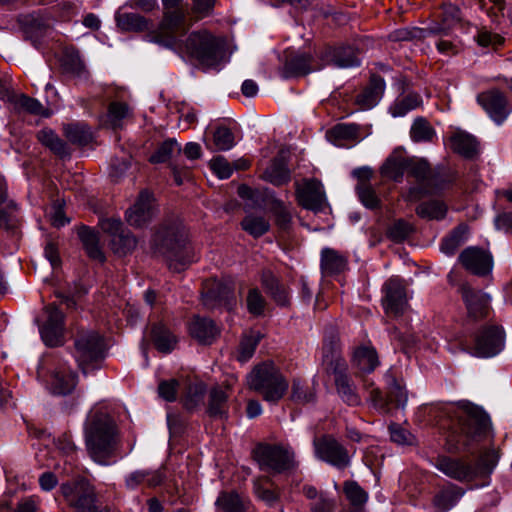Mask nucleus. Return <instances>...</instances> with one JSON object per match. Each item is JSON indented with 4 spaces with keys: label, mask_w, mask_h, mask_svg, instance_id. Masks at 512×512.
I'll return each mask as SVG.
<instances>
[{
    "label": "nucleus",
    "mask_w": 512,
    "mask_h": 512,
    "mask_svg": "<svg viewBox=\"0 0 512 512\" xmlns=\"http://www.w3.org/2000/svg\"><path fill=\"white\" fill-rule=\"evenodd\" d=\"M412 232V226L404 221L397 220L387 229V236L394 242L404 241Z\"/></svg>",
    "instance_id": "nucleus-58"
},
{
    "label": "nucleus",
    "mask_w": 512,
    "mask_h": 512,
    "mask_svg": "<svg viewBox=\"0 0 512 512\" xmlns=\"http://www.w3.org/2000/svg\"><path fill=\"white\" fill-rule=\"evenodd\" d=\"M103 232L110 236V245L114 253L126 255L136 247V239L130 231L123 228L119 219L108 218L100 221Z\"/></svg>",
    "instance_id": "nucleus-12"
},
{
    "label": "nucleus",
    "mask_w": 512,
    "mask_h": 512,
    "mask_svg": "<svg viewBox=\"0 0 512 512\" xmlns=\"http://www.w3.org/2000/svg\"><path fill=\"white\" fill-rule=\"evenodd\" d=\"M78 234L88 256L91 259L103 262L105 257L99 246L97 234L88 227H82Z\"/></svg>",
    "instance_id": "nucleus-37"
},
{
    "label": "nucleus",
    "mask_w": 512,
    "mask_h": 512,
    "mask_svg": "<svg viewBox=\"0 0 512 512\" xmlns=\"http://www.w3.org/2000/svg\"><path fill=\"white\" fill-rule=\"evenodd\" d=\"M297 199L301 206L315 211L323 209L326 201L322 185L316 180L305 182L297 191Z\"/></svg>",
    "instance_id": "nucleus-22"
},
{
    "label": "nucleus",
    "mask_w": 512,
    "mask_h": 512,
    "mask_svg": "<svg viewBox=\"0 0 512 512\" xmlns=\"http://www.w3.org/2000/svg\"><path fill=\"white\" fill-rule=\"evenodd\" d=\"M62 66L67 73L81 77L85 74V66L79 53L76 51H66L62 58Z\"/></svg>",
    "instance_id": "nucleus-51"
},
{
    "label": "nucleus",
    "mask_w": 512,
    "mask_h": 512,
    "mask_svg": "<svg viewBox=\"0 0 512 512\" xmlns=\"http://www.w3.org/2000/svg\"><path fill=\"white\" fill-rule=\"evenodd\" d=\"M206 393V385L203 382L191 383L186 390L184 406L188 410L197 408L203 403Z\"/></svg>",
    "instance_id": "nucleus-47"
},
{
    "label": "nucleus",
    "mask_w": 512,
    "mask_h": 512,
    "mask_svg": "<svg viewBox=\"0 0 512 512\" xmlns=\"http://www.w3.org/2000/svg\"><path fill=\"white\" fill-rule=\"evenodd\" d=\"M151 334L154 345L158 351L170 353L174 350L177 338L163 324L154 325Z\"/></svg>",
    "instance_id": "nucleus-36"
},
{
    "label": "nucleus",
    "mask_w": 512,
    "mask_h": 512,
    "mask_svg": "<svg viewBox=\"0 0 512 512\" xmlns=\"http://www.w3.org/2000/svg\"><path fill=\"white\" fill-rule=\"evenodd\" d=\"M37 138L56 155L64 157L69 154L66 143L53 130L44 128L38 132Z\"/></svg>",
    "instance_id": "nucleus-38"
},
{
    "label": "nucleus",
    "mask_w": 512,
    "mask_h": 512,
    "mask_svg": "<svg viewBox=\"0 0 512 512\" xmlns=\"http://www.w3.org/2000/svg\"><path fill=\"white\" fill-rule=\"evenodd\" d=\"M385 90L384 79L378 75H372L369 84L356 97V103L362 110H369L376 106Z\"/></svg>",
    "instance_id": "nucleus-24"
},
{
    "label": "nucleus",
    "mask_w": 512,
    "mask_h": 512,
    "mask_svg": "<svg viewBox=\"0 0 512 512\" xmlns=\"http://www.w3.org/2000/svg\"><path fill=\"white\" fill-rule=\"evenodd\" d=\"M64 315L55 305H48L43 312V319L39 324L42 340L47 346H59L64 338Z\"/></svg>",
    "instance_id": "nucleus-11"
},
{
    "label": "nucleus",
    "mask_w": 512,
    "mask_h": 512,
    "mask_svg": "<svg viewBox=\"0 0 512 512\" xmlns=\"http://www.w3.org/2000/svg\"><path fill=\"white\" fill-rule=\"evenodd\" d=\"M216 505L224 512H245V501L234 492H223L217 500Z\"/></svg>",
    "instance_id": "nucleus-41"
},
{
    "label": "nucleus",
    "mask_w": 512,
    "mask_h": 512,
    "mask_svg": "<svg viewBox=\"0 0 512 512\" xmlns=\"http://www.w3.org/2000/svg\"><path fill=\"white\" fill-rule=\"evenodd\" d=\"M462 297L471 317L477 319L487 316L490 303V298L487 294L469 286H463Z\"/></svg>",
    "instance_id": "nucleus-23"
},
{
    "label": "nucleus",
    "mask_w": 512,
    "mask_h": 512,
    "mask_svg": "<svg viewBox=\"0 0 512 512\" xmlns=\"http://www.w3.org/2000/svg\"><path fill=\"white\" fill-rule=\"evenodd\" d=\"M359 129L355 124H338L330 129L327 136L330 140H352L358 136Z\"/></svg>",
    "instance_id": "nucleus-55"
},
{
    "label": "nucleus",
    "mask_w": 512,
    "mask_h": 512,
    "mask_svg": "<svg viewBox=\"0 0 512 512\" xmlns=\"http://www.w3.org/2000/svg\"><path fill=\"white\" fill-rule=\"evenodd\" d=\"M433 465L446 476L459 482H469L477 477V467L467 461L448 456H438Z\"/></svg>",
    "instance_id": "nucleus-14"
},
{
    "label": "nucleus",
    "mask_w": 512,
    "mask_h": 512,
    "mask_svg": "<svg viewBox=\"0 0 512 512\" xmlns=\"http://www.w3.org/2000/svg\"><path fill=\"white\" fill-rule=\"evenodd\" d=\"M409 166V159L401 152L394 151L381 167V174L389 179L400 180Z\"/></svg>",
    "instance_id": "nucleus-29"
},
{
    "label": "nucleus",
    "mask_w": 512,
    "mask_h": 512,
    "mask_svg": "<svg viewBox=\"0 0 512 512\" xmlns=\"http://www.w3.org/2000/svg\"><path fill=\"white\" fill-rule=\"evenodd\" d=\"M203 302L209 308L223 306L228 310L235 305L234 287L231 281H214L203 294Z\"/></svg>",
    "instance_id": "nucleus-19"
},
{
    "label": "nucleus",
    "mask_w": 512,
    "mask_h": 512,
    "mask_svg": "<svg viewBox=\"0 0 512 512\" xmlns=\"http://www.w3.org/2000/svg\"><path fill=\"white\" fill-rule=\"evenodd\" d=\"M186 28L176 33L177 47H167L179 54H185L190 58L197 60L201 65L215 67L223 57L222 42L207 31H198L191 33L183 42L180 37Z\"/></svg>",
    "instance_id": "nucleus-4"
},
{
    "label": "nucleus",
    "mask_w": 512,
    "mask_h": 512,
    "mask_svg": "<svg viewBox=\"0 0 512 512\" xmlns=\"http://www.w3.org/2000/svg\"><path fill=\"white\" fill-rule=\"evenodd\" d=\"M407 171L414 177L416 180L422 182L428 180L431 175V170L429 164L425 160H411L409 159V166Z\"/></svg>",
    "instance_id": "nucleus-62"
},
{
    "label": "nucleus",
    "mask_w": 512,
    "mask_h": 512,
    "mask_svg": "<svg viewBox=\"0 0 512 512\" xmlns=\"http://www.w3.org/2000/svg\"><path fill=\"white\" fill-rule=\"evenodd\" d=\"M391 441L398 445H414L415 437L406 429L399 425L392 424L389 426Z\"/></svg>",
    "instance_id": "nucleus-63"
},
{
    "label": "nucleus",
    "mask_w": 512,
    "mask_h": 512,
    "mask_svg": "<svg viewBox=\"0 0 512 512\" xmlns=\"http://www.w3.org/2000/svg\"><path fill=\"white\" fill-rule=\"evenodd\" d=\"M271 211L276 217V223L281 229H287L291 222V214L284 203L274 199L271 203Z\"/></svg>",
    "instance_id": "nucleus-61"
},
{
    "label": "nucleus",
    "mask_w": 512,
    "mask_h": 512,
    "mask_svg": "<svg viewBox=\"0 0 512 512\" xmlns=\"http://www.w3.org/2000/svg\"><path fill=\"white\" fill-rule=\"evenodd\" d=\"M213 143L217 150L228 151L235 146V136L230 128L219 125L213 133Z\"/></svg>",
    "instance_id": "nucleus-49"
},
{
    "label": "nucleus",
    "mask_w": 512,
    "mask_h": 512,
    "mask_svg": "<svg viewBox=\"0 0 512 512\" xmlns=\"http://www.w3.org/2000/svg\"><path fill=\"white\" fill-rule=\"evenodd\" d=\"M467 229L464 226L457 227L441 243L440 250L446 255H453L466 239Z\"/></svg>",
    "instance_id": "nucleus-42"
},
{
    "label": "nucleus",
    "mask_w": 512,
    "mask_h": 512,
    "mask_svg": "<svg viewBox=\"0 0 512 512\" xmlns=\"http://www.w3.org/2000/svg\"><path fill=\"white\" fill-rule=\"evenodd\" d=\"M503 346V330L499 327H489L481 330L475 337L471 353L477 357H492L497 355Z\"/></svg>",
    "instance_id": "nucleus-15"
},
{
    "label": "nucleus",
    "mask_w": 512,
    "mask_h": 512,
    "mask_svg": "<svg viewBox=\"0 0 512 512\" xmlns=\"http://www.w3.org/2000/svg\"><path fill=\"white\" fill-rule=\"evenodd\" d=\"M61 491L67 502L77 512H99L95 505L94 489L87 483L63 484Z\"/></svg>",
    "instance_id": "nucleus-13"
},
{
    "label": "nucleus",
    "mask_w": 512,
    "mask_h": 512,
    "mask_svg": "<svg viewBox=\"0 0 512 512\" xmlns=\"http://www.w3.org/2000/svg\"><path fill=\"white\" fill-rule=\"evenodd\" d=\"M315 398L311 390L305 389L303 383L299 379H294L292 382L291 400L296 403H309Z\"/></svg>",
    "instance_id": "nucleus-60"
},
{
    "label": "nucleus",
    "mask_w": 512,
    "mask_h": 512,
    "mask_svg": "<svg viewBox=\"0 0 512 512\" xmlns=\"http://www.w3.org/2000/svg\"><path fill=\"white\" fill-rule=\"evenodd\" d=\"M459 262L469 272L483 276L492 270L493 260L489 252L478 247H468L459 255Z\"/></svg>",
    "instance_id": "nucleus-18"
},
{
    "label": "nucleus",
    "mask_w": 512,
    "mask_h": 512,
    "mask_svg": "<svg viewBox=\"0 0 512 512\" xmlns=\"http://www.w3.org/2000/svg\"><path fill=\"white\" fill-rule=\"evenodd\" d=\"M163 478L164 476L159 470H137L127 475L125 485L131 490L136 489L141 484H146L148 487H155L162 483Z\"/></svg>",
    "instance_id": "nucleus-32"
},
{
    "label": "nucleus",
    "mask_w": 512,
    "mask_h": 512,
    "mask_svg": "<svg viewBox=\"0 0 512 512\" xmlns=\"http://www.w3.org/2000/svg\"><path fill=\"white\" fill-rule=\"evenodd\" d=\"M153 216V198L147 191L141 192L136 203L126 212L127 222L135 227L145 225Z\"/></svg>",
    "instance_id": "nucleus-21"
},
{
    "label": "nucleus",
    "mask_w": 512,
    "mask_h": 512,
    "mask_svg": "<svg viewBox=\"0 0 512 512\" xmlns=\"http://www.w3.org/2000/svg\"><path fill=\"white\" fill-rule=\"evenodd\" d=\"M261 284L278 305L289 304V291L271 270H263Z\"/></svg>",
    "instance_id": "nucleus-27"
},
{
    "label": "nucleus",
    "mask_w": 512,
    "mask_h": 512,
    "mask_svg": "<svg viewBox=\"0 0 512 512\" xmlns=\"http://www.w3.org/2000/svg\"><path fill=\"white\" fill-rule=\"evenodd\" d=\"M190 335L203 344H211L220 331L215 323L205 317L196 316L189 323Z\"/></svg>",
    "instance_id": "nucleus-25"
},
{
    "label": "nucleus",
    "mask_w": 512,
    "mask_h": 512,
    "mask_svg": "<svg viewBox=\"0 0 512 512\" xmlns=\"http://www.w3.org/2000/svg\"><path fill=\"white\" fill-rule=\"evenodd\" d=\"M210 168L221 179H227L232 175L233 167L227 159L217 156L210 161Z\"/></svg>",
    "instance_id": "nucleus-64"
},
{
    "label": "nucleus",
    "mask_w": 512,
    "mask_h": 512,
    "mask_svg": "<svg viewBox=\"0 0 512 512\" xmlns=\"http://www.w3.org/2000/svg\"><path fill=\"white\" fill-rule=\"evenodd\" d=\"M104 344L102 337L95 331L80 332L75 339V357L84 374L99 368L103 360Z\"/></svg>",
    "instance_id": "nucleus-9"
},
{
    "label": "nucleus",
    "mask_w": 512,
    "mask_h": 512,
    "mask_svg": "<svg viewBox=\"0 0 512 512\" xmlns=\"http://www.w3.org/2000/svg\"><path fill=\"white\" fill-rule=\"evenodd\" d=\"M249 387L260 393L263 399L277 403L287 392L289 384L281 371L271 362L256 366L247 376Z\"/></svg>",
    "instance_id": "nucleus-5"
},
{
    "label": "nucleus",
    "mask_w": 512,
    "mask_h": 512,
    "mask_svg": "<svg viewBox=\"0 0 512 512\" xmlns=\"http://www.w3.org/2000/svg\"><path fill=\"white\" fill-rule=\"evenodd\" d=\"M228 393L226 389L215 387L211 389L208 399L207 412L214 418H224L228 412Z\"/></svg>",
    "instance_id": "nucleus-34"
},
{
    "label": "nucleus",
    "mask_w": 512,
    "mask_h": 512,
    "mask_svg": "<svg viewBox=\"0 0 512 512\" xmlns=\"http://www.w3.org/2000/svg\"><path fill=\"white\" fill-rule=\"evenodd\" d=\"M352 363L362 373H371L380 364L376 349L370 345H361L353 353Z\"/></svg>",
    "instance_id": "nucleus-28"
},
{
    "label": "nucleus",
    "mask_w": 512,
    "mask_h": 512,
    "mask_svg": "<svg viewBox=\"0 0 512 512\" xmlns=\"http://www.w3.org/2000/svg\"><path fill=\"white\" fill-rule=\"evenodd\" d=\"M383 306L387 313L398 315L403 312L407 304V295L403 281L399 278H390L384 285Z\"/></svg>",
    "instance_id": "nucleus-20"
},
{
    "label": "nucleus",
    "mask_w": 512,
    "mask_h": 512,
    "mask_svg": "<svg viewBox=\"0 0 512 512\" xmlns=\"http://www.w3.org/2000/svg\"><path fill=\"white\" fill-rule=\"evenodd\" d=\"M68 140L77 145H87L92 140L90 128L84 124H70L65 127Z\"/></svg>",
    "instance_id": "nucleus-48"
},
{
    "label": "nucleus",
    "mask_w": 512,
    "mask_h": 512,
    "mask_svg": "<svg viewBox=\"0 0 512 512\" xmlns=\"http://www.w3.org/2000/svg\"><path fill=\"white\" fill-rule=\"evenodd\" d=\"M450 146L454 152L472 158L478 153L476 138L464 131H457L450 137Z\"/></svg>",
    "instance_id": "nucleus-30"
},
{
    "label": "nucleus",
    "mask_w": 512,
    "mask_h": 512,
    "mask_svg": "<svg viewBox=\"0 0 512 512\" xmlns=\"http://www.w3.org/2000/svg\"><path fill=\"white\" fill-rule=\"evenodd\" d=\"M477 102L497 124H502L511 112L506 97L497 89L478 94Z\"/></svg>",
    "instance_id": "nucleus-17"
},
{
    "label": "nucleus",
    "mask_w": 512,
    "mask_h": 512,
    "mask_svg": "<svg viewBox=\"0 0 512 512\" xmlns=\"http://www.w3.org/2000/svg\"><path fill=\"white\" fill-rule=\"evenodd\" d=\"M268 478L257 479L254 481V492L258 499L265 502L268 506H273L279 499V493L270 489L267 484Z\"/></svg>",
    "instance_id": "nucleus-52"
},
{
    "label": "nucleus",
    "mask_w": 512,
    "mask_h": 512,
    "mask_svg": "<svg viewBox=\"0 0 512 512\" xmlns=\"http://www.w3.org/2000/svg\"><path fill=\"white\" fill-rule=\"evenodd\" d=\"M344 493L353 506H361L368 500L367 492L354 481L344 483Z\"/></svg>",
    "instance_id": "nucleus-54"
},
{
    "label": "nucleus",
    "mask_w": 512,
    "mask_h": 512,
    "mask_svg": "<svg viewBox=\"0 0 512 512\" xmlns=\"http://www.w3.org/2000/svg\"><path fill=\"white\" fill-rule=\"evenodd\" d=\"M266 301L261 292L257 288L249 290L247 295V308L248 311L256 316L264 312Z\"/></svg>",
    "instance_id": "nucleus-59"
},
{
    "label": "nucleus",
    "mask_w": 512,
    "mask_h": 512,
    "mask_svg": "<svg viewBox=\"0 0 512 512\" xmlns=\"http://www.w3.org/2000/svg\"><path fill=\"white\" fill-rule=\"evenodd\" d=\"M320 266L324 275L340 274L347 269L348 258L335 249L325 247L321 250Z\"/></svg>",
    "instance_id": "nucleus-26"
},
{
    "label": "nucleus",
    "mask_w": 512,
    "mask_h": 512,
    "mask_svg": "<svg viewBox=\"0 0 512 512\" xmlns=\"http://www.w3.org/2000/svg\"><path fill=\"white\" fill-rule=\"evenodd\" d=\"M253 456L265 471L282 473L298 467L295 452L289 446L258 444L253 450Z\"/></svg>",
    "instance_id": "nucleus-8"
},
{
    "label": "nucleus",
    "mask_w": 512,
    "mask_h": 512,
    "mask_svg": "<svg viewBox=\"0 0 512 512\" xmlns=\"http://www.w3.org/2000/svg\"><path fill=\"white\" fill-rule=\"evenodd\" d=\"M268 180L274 185H282L289 181L290 172L282 161L275 160L266 171Z\"/></svg>",
    "instance_id": "nucleus-53"
},
{
    "label": "nucleus",
    "mask_w": 512,
    "mask_h": 512,
    "mask_svg": "<svg viewBox=\"0 0 512 512\" xmlns=\"http://www.w3.org/2000/svg\"><path fill=\"white\" fill-rule=\"evenodd\" d=\"M37 374L40 378L50 376L48 385L53 394L67 395L76 387L77 375L58 357L49 356L42 359Z\"/></svg>",
    "instance_id": "nucleus-7"
},
{
    "label": "nucleus",
    "mask_w": 512,
    "mask_h": 512,
    "mask_svg": "<svg viewBox=\"0 0 512 512\" xmlns=\"http://www.w3.org/2000/svg\"><path fill=\"white\" fill-rule=\"evenodd\" d=\"M9 101L14 105V108L19 111H25L43 117L50 116L49 110L45 108L40 101L25 94H12L9 96Z\"/></svg>",
    "instance_id": "nucleus-35"
},
{
    "label": "nucleus",
    "mask_w": 512,
    "mask_h": 512,
    "mask_svg": "<svg viewBox=\"0 0 512 512\" xmlns=\"http://www.w3.org/2000/svg\"><path fill=\"white\" fill-rule=\"evenodd\" d=\"M164 18L150 35V41L163 47H177L176 33L183 29L188 5L184 0H162Z\"/></svg>",
    "instance_id": "nucleus-6"
},
{
    "label": "nucleus",
    "mask_w": 512,
    "mask_h": 512,
    "mask_svg": "<svg viewBox=\"0 0 512 512\" xmlns=\"http://www.w3.org/2000/svg\"><path fill=\"white\" fill-rule=\"evenodd\" d=\"M152 246L154 252L163 256L174 271L180 272L196 261L185 227L180 222L161 227L153 237Z\"/></svg>",
    "instance_id": "nucleus-2"
},
{
    "label": "nucleus",
    "mask_w": 512,
    "mask_h": 512,
    "mask_svg": "<svg viewBox=\"0 0 512 512\" xmlns=\"http://www.w3.org/2000/svg\"><path fill=\"white\" fill-rule=\"evenodd\" d=\"M434 136L435 130L426 119H415L410 129V137L414 142L431 141Z\"/></svg>",
    "instance_id": "nucleus-45"
},
{
    "label": "nucleus",
    "mask_w": 512,
    "mask_h": 512,
    "mask_svg": "<svg viewBox=\"0 0 512 512\" xmlns=\"http://www.w3.org/2000/svg\"><path fill=\"white\" fill-rule=\"evenodd\" d=\"M241 227L251 236L258 238L269 230L270 224L263 216L248 214L241 221Z\"/></svg>",
    "instance_id": "nucleus-39"
},
{
    "label": "nucleus",
    "mask_w": 512,
    "mask_h": 512,
    "mask_svg": "<svg viewBox=\"0 0 512 512\" xmlns=\"http://www.w3.org/2000/svg\"><path fill=\"white\" fill-rule=\"evenodd\" d=\"M332 373L337 392L341 399L350 406L359 405L361 399L356 392V388L347 375V364L342 358H335L331 362Z\"/></svg>",
    "instance_id": "nucleus-16"
},
{
    "label": "nucleus",
    "mask_w": 512,
    "mask_h": 512,
    "mask_svg": "<svg viewBox=\"0 0 512 512\" xmlns=\"http://www.w3.org/2000/svg\"><path fill=\"white\" fill-rule=\"evenodd\" d=\"M421 104V97L416 93H410L401 99H397L390 107L393 117H401Z\"/></svg>",
    "instance_id": "nucleus-44"
},
{
    "label": "nucleus",
    "mask_w": 512,
    "mask_h": 512,
    "mask_svg": "<svg viewBox=\"0 0 512 512\" xmlns=\"http://www.w3.org/2000/svg\"><path fill=\"white\" fill-rule=\"evenodd\" d=\"M85 442L90 457L100 465H110L118 448V434L114 419L105 404L95 405L85 423Z\"/></svg>",
    "instance_id": "nucleus-1"
},
{
    "label": "nucleus",
    "mask_w": 512,
    "mask_h": 512,
    "mask_svg": "<svg viewBox=\"0 0 512 512\" xmlns=\"http://www.w3.org/2000/svg\"><path fill=\"white\" fill-rule=\"evenodd\" d=\"M117 25L123 30L142 31L147 28V21L136 13L118 14Z\"/></svg>",
    "instance_id": "nucleus-50"
},
{
    "label": "nucleus",
    "mask_w": 512,
    "mask_h": 512,
    "mask_svg": "<svg viewBox=\"0 0 512 512\" xmlns=\"http://www.w3.org/2000/svg\"><path fill=\"white\" fill-rule=\"evenodd\" d=\"M355 189L359 197V200L366 208L375 209L379 207L380 199L371 184H363L361 186H356Z\"/></svg>",
    "instance_id": "nucleus-57"
},
{
    "label": "nucleus",
    "mask_w": 512,
    "mask_h": 512,
    "mask_svg": "<svg viewBox=\"0 0 512 512\" xmlns=\"http://www.w3.org/2000/svg\"><path fill=\"white\" fill-rule=\"evenodd\" d=\"M315 456L338 469L350 465V455L347 449L331 436L315 438L313 441Z\"/></svg>",
    "instance_id": "nucleus-10"
},
{
    "label": "nucleus",
    "mask_w": 512,
    "mask_h": 512,
    "mask_svg": "<svg viewBox=\"0 0 512 512\" xmlns=\"http://www.w3.org/2000/svg\"><path fill=\"white\" fill-rule=\"evenodd\" d=\"M463 494L464 491L455 485H450L447 488L440 490L433 499L435 512L449 511L456 505Z\"/></svg>",
    "instance_id": "nucleus-31"
},
{
    "label": "nucleus",
    "mask_w": 512,
    "mask_h": 512,
    "mask_svg": "<svg viewBox=\"0 0 512 512\" xmlns=\"http://www.w3.org/2000/svg\"><path fill=\"white\" fill-rule=\"evenodd\" d=\"M329 62L338 68H351L360 65L357 51L351 46H341L329 52Z\"/></svg>",
    "instance_id": "nucleus-33"
},
{
    "label": "nucleus",
    "mask_w": 512,
    "mask_h": 512,
    "mask_svg": "<svg viewBox=\"0 0 512 512\" xmlns=\"http://www.w3.org/2000/svg\"><path fill=\"white\" fill-rule=\"evenodd\" d=\"M181 152V147L174 139L164 141L150 157L153 164L164 163L172 158L175 154Z\"/></svg>",
    "instance_id": "nucleus-46"
},
{
    "label": "nucleus",
    "mask_w": 512,
    "mask_h": 512,
    "mask_svg": "<svg viewBox=\"0 0 512 512\" xmlns=\"http://www.w3.org/2000/svg\"><path fill=\"white\" fill-rule=\"evenodd\" d=\"M416 212L422 218L440 220L445 217L447 206L441 201L432 200L421 203Z\"/></svg>",
    "instance_id": "nucleus-43"
},
{
    "label": "nucleus",
    "mask_w": 512,
    "mask_h": 512,
    "mask_svg": "<svg viewBox=\"0 0 512 512\" xmlns=\"http://www.w3.org/2000/svg\"><path fill=\"white\" fill-rule=\"evenodd\" d=\"M129 107L125 103L112 102L109 105L107 120L113 128L121 126L123 119L128 117Z\"/></svg>",
    "instance_id": "nucleus-56"
},
{
    "label": "nucleus",
    "mask_w": 512,
    "mask_h": 512,
    "mask_svg": "<svg viewBox=\"0 0 512 512\" xmlns=\"http://www.w3.org/2000/svg\"><path fill=\"white\" fill-rule=\"evenodd\" d=\"M261 339L262 334L259 331L245 333L240 341L238 360L241 362L248 361L253 356Z\"/></svg>",
    "instance_id": "nucleus-40"
},
{
    "label": "nucleus",
    "mask_w": 512,
    "mask_h": 512,
    "mask_svg": "<svg viewBox=\"0 0 512 512\" xmlns=\"http://www.w3.org/2000/svg\"><path fill=\"white\" fill-rule=\"evenodd\" d=\"M457 427L447 437L450 450H462L473 440L485 436L491 426L488 414L479 406L461 401L454 409Z\"/></svg>",
    "instance_id": "nucleus-3"
}]
</instances>
